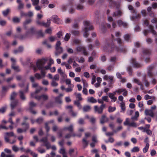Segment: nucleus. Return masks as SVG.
Wrapping results in <instances>:
<instances>
[{
    "mask_svg": "<svg viewBox=\"0 0 157 157\" xmlns=\"http://www.w3.org/2000/svg\"><path fill=\"white\" fill-rule=\"evenodd\" d=\"M74 104L76 105L79 109H82V106L78 101H74Z\"/></svg>",
    "mask_w": 157,
    "mask_h": 157,
    "instance_id": "obj_42",
    "label": "nucleus"
},
{
    "mask_svg": "<svg viewBox=\"0 0 157 157\" xmlns=\"http://www.w3.org/2000/svg\"><path fill=\"white\" fill-rule=\"evenodd\" d=\"M18 104V102L17 100H13L11 102L10 104L11 107L12 109L15 108Z\"/></svg>",
    "mask_w": 157,
    "mask_h": 157,
    "instance_id": "obj_20",
    "label": "nucleus"
},
{
    "mask_svg": "<svg viewBox=\"0 0 157 157\" xmlns=\"http://www.w3.org/2000/svg\"><path fill=\"white\" fill-rule=\"evenodd\" d=\"M138 125H139L137 124L136 123L134 122H132L130 123L129 126L134 127H136Z\"/></svg>",
    "mask_w": 157,
    "mask_h": 157,
    "instance_id": "obj_60",
    "label": "nucleus"
},
{
    "mask_svg": "<svg viewBox=\"0 0 157 157\" xmlns=\"http://www.w3.org/2000/svg\"><path fill=\"white\" fill-rule=\"evenodd\" d=\"M82 143L83 144V147L85 148L87 147L88 144V142L86 140V138H83L82 139Z\"/></svg>",
    "mask_w": 157,
    "mask_h": 157,
    "instance_id": "obj_32",
    "label": "nucleus"
},
{
    "mask_svg": "<svg viewBox=\"0 0 157 157\" xmlns=\"http://www.w3.org/2000/svg\"><path fill=\"white\" fill-rule=\"evenodd\" d=\"M12 67L15 71H20V69L18 66H15L14 64H12Z\"/></svg>",
    "mask_w": 157,
    "mask_h": 157,
    "instance_id": "obj_43",
    "label": "nucleus"
},
{
    "mask_svg": "<svg viewBox=\"0 0 157 157\" xmlns=\"http://www.w3.org/2000/svg\"><path fill=\"white\" fill-rule=\"evenodd\" d=\"M13 21L14 22L18 23L20 22V20L18 17H15L13 18Z\"/></svg>",
    "mask_w": 157,
    "mask_h": 157,
    "instance_id": "obj_61",
    "label": "nucleus"
},
{
    "mask_svg": "<svg viewBox=\"0 0 157 157\" xmlns=\"http://www.w3.org/2000/svg\"><path fill=\"white\" fill-rule=\"evenodd\" d=\"M116 60V58L115 56L111 57L109 59V61L110 62L112 63L113 64H114V63Z\"/></svg>",
    "mask_w": 157,
    "mask_h": 157,
    "instance_id": "obj_58",
    "label": "nucleus"
},
{
    "mask_svg": "<svg viewBox=\"0 0 157 157\" xmlns=\"http://www.w3.org/2000/svg\"><path fill=\"white\" fill-rule=\"evenodd\" d=\"M154 68L153 65H152L149 66L148 68L147 74L150 77L152 76L153 74L151 70Z\"/></svg>",
    "mask_w": 157,
    "mask_h": 157,
    "instance_id": "obj_18",
    "label": "nucleus"
},
{
    "mask_svg": "<svg viewBox=\"0 0 157 157\" xmlns=\"http://www.w3.org/2000/svg\"><path fill=\"white\" fill-rule=\"evenodd\" d=\"M72 106L71 105H69L66 107V108L70 113L72 112Z\"/></svg>",
    "mask_w": 157,
    "mask_h": 157,
    "instance_id": "obj_47",
    "label": "nucleus"
},
{
    "mask_svg": "<svg viewBox=\"0 0 157 157\" xmlns=\"http://www.w3.org/2000/svg\"><path fill=\"white\" fill-rule=\"evenodd\" d=\"M41 3L44 6L47 5L49 3L48 0H42L40 1Z\"/></svg>",
    "mask_w": 157,
    "mask_h": 157,
    "instance_id": "obj_49",
    "label": "nucleus"
},
{
    "mask_svg": "<svg viewBox=\"0 0 157 157\" xmlns=\"http://www.w3.org/2000/svg\"><path fill=\"white\" fill-rule=\"evenodd\" d=\"M37 151L40 153L42 154L45 152L46 150L44 148H42L41 147H39L37 148Z\"/></svg>",
    "mask_w": 157,
    "mask_h": 157,
    "instance_id": "obj_40",
    "label": "nucleus"
},
{
    "mask_svg": "<svg viewBox=\"0 0 157 157\" xmlns=\"http://www.w3.org/2000/svg\"><path fill=\"white\" fill-rule=\"evenodd\" d=\"M36 22L38 25L45 27V23L44 21L40 22V21L37 20L36 21Z\"/></svg>",
    "mask_w": 157,
    "mask_h": 157,
    "instance_id": "obj_53",
    "label": "nucleus"
},
{
    "mask_svg": "<svg viewBox=\"0 0 157 157\" xmlns=\"http://www.w3.org/2000/svg\"><path fill=\"white\" fill-rule=\"evenodd\" d=\"M17 2L19 4L18 8L19 10L22 9L24 8V4L22 3L21 1V0H17Z\"/></svg>",
    "mask_w": 157,
    "mask_h": 157,
    "instance_id": "obj_28",
    "label": "nucleus"
},
{
    "mask_svg": "<svg viewBox=\"0 0 157 157\" xmlns=\"http://www.w3.org/2000/svg\"><path fill=\"white\" fill-rule=\"evenodd\" d=\"M140 150L139 148L137 146L134 147L131 150L132 152H135L139 151Z\"/></svg>",
    "mask_w": 157,
    "mask_h": 157,
    "instance_id": "obj_44",
    "label": "nucleus"
},
{
    "mask_svg": "<svg viewBox=\"0 0 157 157\" xmlns=\"http://www.w3.org/2000/svg\"><path fill=\"white\" fill-rule=\"evenodd\" d=\"M129 120L128 118H126L125 119V121L124 122V124L125 125H128L129 126Z\"/></svg>",
    "mask_w": 157,
    "mask_h": 157,
    "instance_id": "obj_57",
    "label": "nucleus"
},
{
    "mask_svg": "<svg viewBox=\"0 0 157 157\" xmlns=\"http://www.w3.org/2000/svg\"><path fill=\"white\" fill-rule=\"evenodd\" d=\"M36 65L37 67L39 70H41V74L39 73H36L35 74V76L37 79H40L42 78H44L45 77V74L46 72L45 71V70L43 67V64H40L36 62Z\"/></svg>",
    "mask_w": 157,
    "mask_h": 157,
    "instance_id": "obj_3",
    "label": "nucleus"
},
{
    "mask_svg": "<svg viewBox=\"0 0 157 157\" xmlns=\"http://www.w3.org/2000/svg\"><path fill=\"white\" fill-rule=\"evenodd\" d=\"M142 81L144 83L146 87H148L150 84L149 82L147 81V80L146 78V76L145 75L144 76L142 79Z\"/></svg>",
    "mask_w": 157,
    "mask_h": 157,
    "instance_id": "obj_24",
    "label": "nucleus"
},
{
    "mask_svg": "<svg viewBox=\"0 0 157 157\" xmlns=\"http://www.w3.org/2000/svg\"><path fill=\"white\" fill-rule=\"evenodd\" d=\"M120 104L121 109V112L124 113L126 110L125 103L124 102H122L120 103Z\"/></svg>",
    "mask_w": 157,
    "mask_h": 157,
    "instance_id": "obj_25",
    "label": "nucleus"
},
{
    "mask_svg": "<svg viewBox=\"0 0 157 157\" xmlns=\"http://www.w3.org/2000/svg\"><path fill=\"white\" fill-rule=\"evenodd\" d=\"M76 9L78 10H82L84 9V7L82 5L78 4L77 6Z\"/></svg>",
    "mask_w": 157,
    "mask_h": 157,
    "instance_id": "obj_59",
    "label": "nucleus"
},
{
    "mask_svg": "<svg viewBox=\"0 0 157 157\" xmlns=\"http://www.w3.org/2000/svg\"><path fill=\"white\" fill-rule=\"evenodd\" d=\"M84 49H85L84 47L78 45L76 47L75 50L77 52H79L82 51Z\"/></svg>",
    "mask_w": 157,
    "mask_h": 157,
    "instance_id": "obj_29",
    "label": "nucleus"
},
{
    "mask_svg": "<svg viewBox=\"0 0 157 157\" xmlns=\"http://www.w3.org/2000/svg\"><path fill=\"white\" fill-rule=\"evenodd\" d=\"M124 40L126 41H129L130 39V36L129 34H126L124 36Z\"/></svg>",
    "mask_w": 157,
    "mask_h": 157,
    "instance_id": "obj_63",
    "label": "nucleus"
},
{
    "mask_svg": "<svg viewBox=\"0 0 157 157\" xmlns=\"http://www.w3.org/2000/svg\"><path fill=\"white\" fill-rule=\"evenodd\" d=\"M63 96V94H60L59 95L55 98L56 102L57 103L61 104L62 103L61 97Z\"/></svg>",
    "mask_w": 157,
    "mask_h": 157,
    "instance_id": "obj_17",
    "label": "nucleus"
},
{
    "mask_svg": "<svg viewBox=\"0 0 157 157\" xmlns=\"http://www.w3.org/2000/svg\"><path fill=\"white\" fill-rule=\"evenodd\" d=\"M34 29L33 28H31L29 29L28 31L24 35H21L18 36L16 35L14 36L15 38H18L20 40H22L25 39L27 36H29V35H31L34 32Z\"/></svg>",
    "mask_w": 157,
    "mask_h": 157,
    "instance_id": "obj_4",
    "label": "nucleus"
},
{
    "mask_svg": "<svg viewBox=\"0 0 157 157\" xmlns=\"http://www.w3.org/2000/svg\"><path fill=\"white\" fill-rule=\"evenodd\" d=\"M48 96L46 94H42L41 95H38L35 97V98L38 101L42 100L45 101L48 100Z\"/></svg>",
    "mask_w": 157,
    "mask_h": 157,
    "instance_id": "obj_10",
    "label": "nucleus"
},
{
    "mask_svg": "<svg viewBox=\"0 0 157 157\" xmlns=\"http://www.w3.org/2000/svg\"><path fill=\"white\" fill-rule=\"evenodd\" d=\"M101 98L103 102L104 101L106 102H108L109 101V99L108 97L107 96H102Z\"/></svg>",
    "mask_w": 157,
    "mask_h": 157,
    "instance_id": "obj_54",
    "label": "nucleus"
},
{
    "mask_svg": "<svg viewBox=\"0 0 157 157\" xmlns=\"http://www.w3.org/2000/svg\"><path fill=\"white\" fill-rule=\"evenodd\" d=\"M10 10L9 9H7L6 10L3 11L2 12L3 14L5 16H6L9 12H10Z\"/></svg>",
    "mask_w": 157,
    "mask_h": 157,
    "instance_id": "obj_46",
    "label": "nucleus"
},
{
    "mask_svg": "<svg viewBox=\"0 0 157 157\" xmlns=\"http://www.w3.org/2000/svg\"><path fill=\"white\" fill-rule=\"evenodd\" d=\"M124 90H125V88H120L117 90L116 92L118 94H120Z\"/></svg>",
    "mask_w": 157,
    "mask_h": 157,
    "instance_id": "obj_52",
    "label": "nucleus"
},
{
    "mask_svg": "<svg viewBox=\"0 0 157 157\" xmlns=\"http://www.w3.org/2000/svg\"><path fill=\"white\" fill-rule=\"evenodd\" d=\"M75 94L76 96V99L78 100L77 101H80L82 100V98L81 97V95L80 94H76V93H75Z\"/></svg>",
    "mask_w": 157,
    "mask_h": 157,
    "instance_id": "obj_37",
    "label": "nucleus"
},
{
    "mask_svg": "<svg viewBox=\"0 0 157 157\" xmlns=\"http://www.w3.org/2000/svg\"><path fill=\"white\" fill-rule=\"evenodd\" d=\"M145 114L146 115H149L151 117H153L154 116V114L151 109H146L145 111Z\"/></svg>",
    "mask_w": 157,
    "mask_h": 157,
    "instance_id": "obj_14",
    "label": "nucleus"
},
{
    "mask_svg": "<svg viewBox=\"0 0 157 157\" xmlns=\"http://www.w3.org/2000/svg\"><path fill=\"white\" fill-rule=\"evenodd\" d=\"M22 125H24V128L23 129L20 128H18L17 130V132L18 133H21L25 132L29 128V125L28 124L23 123L22 124Z\"/></svg>",
    "mask_w": 157,
    "mask_h": 157,
    "instance_id": "obj_11",
    "label": "nucleus"
},
{
    "mask_svg": "<svg viewBox=\"0 0 157 157\" xmlns=\"http://www.w3.org/2000/svg\"><path fill=\"white\" fill-rule=\"evenodd\" d=\"M42 83L43 85L45 86L48 85L49 83V82L48 80L44 79L42 80Z\"/></svg>",
    "mask_w": 157,
    "mask_h": 157,
    "instance_id": "obj_62",
    "label": "nucleus"
},
{
    "mask_svg": "<svg viewBox=\"0 0 157 157\" xmlns=\"http://www.w3.org/2000/svg\"><path fill=\"white\" fill-rule=\"evenodd\" d=\"M149 146V143L146 144L145 147L143 148V152L144 153H145L147 152L148 150Z\"/></svg>",
    "mask_w": 157,
    "mask_h": 157,
    "instance_id": "obj_34",
    "label": "nucleus"
},
{
    "mask_svg": "<svg viewBox=\"0 0 157 157\" xmlns=\"http://www.w3.org/2000/svg\"><path fill=\"white\" fill-rule=\"evenodd\" d=\"M122 14V12L118 10L117 12L113 13V17H120L121 16Z\"/></svg>",
    "mask_w": 157,
    "mask_h": 157,
    "instance_id": "obj_22",
    "label": "nucleus"
},
{
    "mask_svg": "<svg viewBox=\"0 0 157 157\" xmlns=\"http://www.w3.org/2000/svg\"><path fill=\"white\" fill-rule=\"evenodd\" d=\"M143 53L144 55H149L150 54V51L147 49H144L143 51Z\"/></svg>",
    "mask_w": 157,
    "mask_h": 157,
    "instance_id": "obj_38",
    "label": "nucleus"
},
{
    "mask_svg": "<svg viewBox=\"0 0 157 157\" xmlns=\"http://www.w3.org/2000/svg\"><path fill=\"white\" fill-rule=\"evenodd\" d=\"M51 85L53 87H56L58 86V83L55 81L53 80L51 83Z\"/></svg>",
    "mask_w": 157,
    "mask_h": 157,
    "instance_id": "obj_51",
    "label": "nucleus"
},
{
    "mask_svg": "<svg viewBox=\"0 0 157 157\" xmlns=\"http://www.w3.org/2000/svg\"><path fill=\"white\" fill-rule=\"evenodd\" d=\"M82 82L83 84V86L84 87L86 88V87H87L88 86V83L86 82V81L83 79H82Z\"/></svg>",
    "mask_w": 157,
    "mask_h": 157,
    "instance_id": "obj_55",
    "label": "nucleus"
},
{
    "mask_svg": "<svg viewBox=\"0 0 157 157\" xmlns=\"http://www.w3.org/2000/svg\"><path fill=\"white\" fill-rule=\"evenodd\" d=\"M28 90V85L27 86V88L26 90L24 91V93L22 91H20L19 92L20 94V96L21 98L23 100H24L25 99V97L24 95V93H26L27 92Z\"/></svg>",
    "mask_w": 157,
    "mask_h": 157,
    "instance_id": "obj_15",
    "label": "nucleus"
},
{
    "mask_svg": "<svg viewBox=\"0 0 157 157\" xmlns=\"http://www.w3.org/2000/svg\"><path fill=\"white\" fill-rule=\"evenodd\" d=\"M37 63L40 64H42L43 68L46 70L49 69L51 67V65L54 63L53 60L51 59H49V62H48L47 58H43L39 60Z\"/></svg>",
    "mask_w": 157,
    "mask_h": 157,
    "instance_id": "obj_1",
    "label": "nucleus"
},
{
    "mask_svg": "<svg viewBox=\"0 0 157 157\" xmlns=\"http://www.w3.org/2000/svg\"><path fill=\"white\" fill-rule=\"evenodd\" d=\"M114 44L112 42L111 44L109 45L107 44L105 46L103 47V49L105 51H107V49H109V48L110 49L111 48L112 49H113L114 48Z\"/></svg>",
    "mask_w": 157,
    "mask_h": 157,
    "instance_id": "obj_13",
    "label": "nucleus"
},
{
    "mask_svg": "<svg viewBox=\"0 0 157 157\" xmlns=\"http://www.w3.org/2000/svg\"><path fill=\"white\" fill-rule=\"evenodd\" d=\"M108 97L111 99V101L112 102H114L116 101L117 100V98L115 96H114L112 94H110V93H109L108 94Z\"/></svg>",
    "mask_w": 157,
    "mask_h": 157,
    "instance_id": "obj_27",
    "label": "nucleus"
},
{
    "mask_svg": "<svg viewBox=\"0 0 157 157\" xmlns=\"http://www.w3.org/2000/svg\"><path fill=\"white\" fill-rule=\"evenodd\" d=\"M73 126L72 124L70 125L68 127H65L63 129V130H68L71 132H73Z\"/></svg>",
    "mask_w": 157,
    "mask_h": 157,
    "instance_id": "obj_21",
    "label": "nucleus"
},
{
    "mask_svg": "<svg viewBox=\"0 0 157 157\" xmlns=\"http://www.w3.org/2000/svg\"><path fill=\"white\" fill-rule=\"evenodd\" d=\"M61 44V43L60 41H58L56 45V49H58L59 48L61 50V52L62 51V47H60Z\"/></svg>",
    "mask_w": 157,
    "mask_h": 157,
    "instance_id": "obj_39",
    "label": "nucleus"
},
{
    "mask_svg": "<svg viewBox=\"0 0 157 157\" xmlns=\"http://www.w3.org/2000/svg\"><path fill=\"white\" fill-rule=\"evenodd\" d=\"M116 109L115 107H112L110 106L109 107L108 109V111L109 113L113 112L115 111Z\"/></svg>",
    "mask_w": 157,
    "mask_h": 157,
    "instance_id": "obj_36",
    "label": "nucleus"
},
{
    "mask_svg": "<svg viewBox=\"0 0 157 157\" xmlns=\"http://www.w3.org/2000/svg\"><path fill=\"white\" fill-rule=\"evenodd\" d=\"M52 21L54 22L57 24H60L61 23V21L59 19L57 16L56 15H53L52 17Z\"/></svg>",
    "mask_w": 157,
    "mask_h": 157,
    "instance_id": "obj_16",
    "label": "nucleus"
},
{
    "mask_svg": "<svg viewBox=\"0 0 157 157\" xmlns=\"http://www.w3.org/2000/svg\"><path fill=\"white\" fill-rule=\"evenodd\" d=\"M91 109V107L88 105L84 106L82 108L83 111L84 112H89L90 111Z\"/></svg>",
    "mask_w": 157,
    "mask_h": 157,
    "instance_id": "obj_30",
    "label": "nucleus"
},
{
    "mask_svg": "<svg viewBox=\"0 0 157 157\" xmlns=\"http://www.w3.org/2000/svg\"><path fill=\"white\" fill-rule=\"evenodd\" d=\"M58 72L59 73L60 75L63 77H65L66 76V75L65 74V73L63 72L61 70V69L60 67L59 68L58 70Z\"/></svg>",
    "mask_w": 157,
    "mask_h": 157,
    "instance_id": "obj_33",
    "label": "nucleus"
},
{
    "mask_svg": "<svg viewBox=\"0 0 157 157\" xmlns=\"http://www.w3.org/2000/svg\"><path fill=\"white\" fill-rule=\"evenodd\" d=\"M33 6H36L38 5L39 3V0H31Z\"/></svg>",
    "mask_w": 157,
    "mask_h": 157,
    "instance_id": "obj_56",
    "label": "nucleus"
},
{
    "mask_svg": "<svg viewBox=\"0 0 157 157\" xmlns=\"http://www.w3.org/2000/svg\"><path fill=\"white\" fill-rule=\"evenodd\" d=\"M59 152L63 155L66 154L65 149L63 147L60 149Z\"/></svg>",
    "mask_w": 157,
    "mask_h": 157,
    "instance_id": "obj_41",
    "label": "nucleus"
},
{
    "mask_svg": "<svg viewBox=\"0 0 157 157\" xmlns=\"http://www.w3.org/2000/svg\"><path fill=\"white\" fill-rule=\"evenodd\" d=\"M71 33L74 36H78L79 33V32L78 30L74 29L71 31Z\"/></svg>",
    "mask_w": 157,
    "mask_h": 157,
    "instance_id": "obj_35",
    "label": "nucleus"
},
{
    "mask_svg": "<svg viewBox=\"0 0 157 157\" xmlns=\"http://www.w3.org/2000/svg\"><path fill=\"white\" fill-rule=\"evenodd\" d=\"M144 25H146L147 26H148L151 32L154 35L157 36V34L155 31L154 30L153 27L151 25H149V22L147 19H145L144 21Z\"/></svg>",
    "mask_w": 157,
    "mask_h": 157,
    "instance_id": "obj_9",
    "label": "nucleus"
},
{
    "mask_svg": "<svg viewBox=\"0 0 157 157\" xmlns=\"http://www.w3.org/2000/svg\"><path fill=\"white\" fill-rule=\"evenodd\" d=\"M132 82H134L137 84L138 85H139L140 86V87L142 88L143 87V84L141 82H140L139 79L137 78H133V80Z\"/></svg>",
    "mask_w": 157,
    "mask_h": 157,
    "instance_id": "obj_19",
    "label": "nucleus"
},
{
    "mask_svg": "<svg viewBox=\"0 0 157 157\" xmlns=\"http://www.w3.org/2000/svg\"><path fill=\"white\" fill-rule=\"evenodd\" d=\"M87 102L94 103L97 102V100L93 97H88L87 99Z\"/></svg>",
    "mask_w": 157,
    "mask_h": 157,
    "instance_id": "obj_23",
    "label": "nucleus"
},
{
    "mask_svg": "<svg viewBox=\"0 0 157 157\" xmlns=\"http://www.w3.org/2000/svg\"><path fill=\"white\" fill-rule=\"evenodd\" d=\"M131 60V63L132 64L133 67H140V64L136 62L134 59H132Z\"/></svg>",
    "mask_w": 157,
    "mask_h": 157,
    "instance_id": "obj_26",
    "label": "nucleus"
},
{
    "mask_svg": "<svg viewBox=\"0 0 157 157\" xmlns=\"http://www.w3.org/2000/svg\"><path fill=\"white\" fill-rule=\"evenodd\" d=\"M43 89V88L41 86H39L38 88L36 90L35 92L34 93H31V95L32 98H35V96H37L36 94L40 92Z\"/></svg>",
    "mask_w": 157,
    "mask_h": 157,
    "instance_id": "obj_12",
    "label": "nucleus"
},
{
    "mask_svg": "<svg viewBox=\"0 0 157 157\" xmlns=\"http://www.w3.org/2000/svg\"><path fill=\"white\" fill-rule=\"evenodd\" d=\"M139 113L138 111L135 112V115L134 117H132L131 119L132 120H137V118L139 117Z\"/></svg>",
    "mask_w": 157,
    "mask_h": 157,
    "instance_id": "obj_50",
    "label": "nucleus"
},
{
    "mask_svg": "<svg viewBox=\"0 0 157 157\" xmlns=\"http://www.w3.org/2000/svg\"><path fill=\"white\" fill-rule=\"evenodd\" d=\"M108 121V119L105 115H103L100 119V122L101 124H103Z\"/></svg>",
    "mask_w": 157,
    "mask_h": 157,
    "instance_id": "obj_31",
    "label": "nucleus"
},
{
    "mask_svg": "<svg viewBox=\"0 0 157 157\" xmlns=\"http://www.w3.org/2000/svg\"><path fill=\"white\" fill-rule=\"evenodd\" d=\"M66 84L68 85V86H71V87H74V85L71 84V80L70 79H67L65 80Z\"/></svg>",
    "mask_w": 157,
    "mask_h": 157,
    "instance_id": "obj_48",
    "label": "nucleus"
},
{
    "mask_svg": "<svg viewBox=\"0 0 157 157\" xmlns=\"http://www.w3.org/2000/svg\"><path fill=\"white\" fill-rule=\"evenodd\" d=\"M120 1L115 2L113 1L112 0H110L109 6L110 7H116L118 9L120 6Z\"/></svg>",
    "mask_w": 157,
    "mask_h": 157,
    "instance_id": "obj_8",
    "label": "nucleus"
},
{
    "mask_svg": "<svg viewBox=\"0 0 157 157\" xmlns=\"http://www.w3.org/2000/svg\"><path fill=\"white\" fill-rule=\"evenodd\" d=\"M84 28L82 29L83 36L85 37H87L89 36L88 32L89 30H90L93 29V27L90 25L89 21H85L83 23Z\"/></svg>",
    "mask_w": 157,
    "mask_h": 157,
    "instance_id": "obj_2",
    "label": "nucleus"
},
{
    "mask_svg": "<svg viewBox=\"0 0 157 157\" xmlns=\"http://www.w3.org/2000/svg\"><path fill=\"white\" fill-rule=\"evenodd\" d=\"M144 132H146L147 134L151 136L152 135V131L149 129H146Z\"/></svg>",
    "mask_w": 157,
    "mask_h": 157,
    "instance_id": "obj_64",
    "label": "nucleus"
},
{
    "mask_svg": "<svg viewBox=\"0 0 157 157\" xmlns=\"http://www.w3.org/2000/svg\"><path fill=\"white\" fill-rule=\"evenodd\" d=\"M105 105L104 104H102L99 107L97 105L95 106H94V111L99 114H101L103 112V109L105 107Z\"/></svg>",
    "mask_w": 157,
    "mask_h": 157,
    "instance_id": "obj_6",
    "label": "nucleus"
},
{
    "mask_svg": "<svg viewBox=\"0 0 157 157\" xmlns=\"http://www.w3.org/2000/svg\"><path fill=\"white\" fill-rule=\"evenodd\" d=\"M39 141L43 143V144L42 145L45 146L47 149H48L51 148V144L48 141L47 137H46L42 138Z\"/></svg>",
    "mask_w": 157,
    "mask_h": 157,
    "instance_id": "obj_5",
    "label": "nucleus"
},
{
    "mask_svg": "<svg viewBox=\"0 0 157 157\" xmlns=\"http://www.w3.org/2000/svg\"><path fill=\"white\" fill-rule=\"evenodd\" d=\"M11 136H13L15 138L16 137L13 132H7L5 133L4 138L5 141L7 142H9V137Z\"/></svg>",
    "mask_w": 157,
    "mask_h": 157,
    "instance_id": "obj_7",
    "label": "nucleus"
},
{
    "mask_svg": "<svg viewBox=\"0 0 157 157\" xmlns=\"http://www.w3.org/2000/svg\"><path fill=\"white\" fill-rule=\"evenodd\" d=\"M71 37V34L70 33H67L66 34L64 38V40L65 41H68Z\"/></svg>",
    "mask_w": 157,
    "mask_h": 157,
    "instance_id": "obj_45",
    "label": "nucleus"
}]
</instances>
